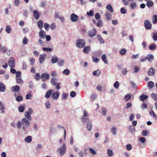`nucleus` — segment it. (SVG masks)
I'll use <instances>...</instances> for the list:
<instances>
[{
    "label": "nucleus",
    "mask_w": 157,
    "mask_h": 157,
    "mask_svg": "<svg viewBox=\"0 0 157 157\" xmlns=\"http://www.w3.org/2000/svg\"><path fill=\"white\" fill-rule=\"evenodd\" d=\"M154 83L152 81H150L148 82L147 86L149 88H151L154 87Z\"/></svg>",
    "instance_id": "30"
},
{
    "label": "nucleus",
    "mask_w": 157,
    "mask_h": 157,
    "mask_svg": "<svg viewBox=\"0 0 157 157\" xmlns=\"http://www.w3.org/2000/svg\"><path fill=\"white\" fill-rule=\"evenodd\" d=\"M34 17L36 19L38 20L40 14L36 10H35L33 11Z\"/></svg>",
    "instance_id": "16"
},
{
    "label": "nucleus",
    "mask_w": 157,
    "mask_h": 157,
    "mask_svg": "<svg viewBox=\"0 0 157 157\" xmlns=\"http://www.w3.org/2000/svg\"><path fill=\"white\" fill-rule=\"evenodd\" d=\"M103 25V22L101 20H98L96 24V25L98 27H101Z\"/></svg>",
    "instance_id": "38"
},
{
    "label": "nucleus",
    "mask_w": 157,
    "mask_h": 157,
    "mask_svg": "<svg viewBox=\"0 0 157 157\" xmlns=\"http://www.w3.org/2000/svg\"><path fill=\"white\" fill-rule=\"evenodd\" d=\"M144 26L147 29H150L151 28V24L148 20H146L144 22Z\"/></svg>",
    "instance_id": "9"
},
{
    "label": "nucleus",
    "mask_w": 157,
    "mask_h": 157,
    "mask_svg": "<svg viewBox=\"0 0 157 157\" xmlns=\"http://www.w3.org/2000/svg\"><path fill=\"white\" fill-rule=\"evenodd\" d=\"M12 89L13 90V91L15 92H17L20 90V87L18 86H15L13 87Z\"/></svg>",
    "instance_id": "31"
},
{
    "label": "nucleus",
    "mask_w": 157,
    "mask_h": 157,
    "mask_svg": "<svg viewBox=\"0 0 157 157\" xmlns=\"http://www.w3.org/2000/svg\"><path fill=\"white\" fill-rule=\"evenodd\" d=\"M156 47V45L154 44H152L149 46V48L150 50H153Z\"/></svg>",
    "instance_id": "44"
},
{
    "label": "nucleus",
    "mask_w": 157,
    "mask_h": 157,
    "mask_svg": "<svg viewBox=\"0 0 157 157\" xmlns=\"http://www.w3.org/2000/svg\"><path fill=\"white\" fill-rule=\"evenodd\" d=\"M58 61V59L56 56H53L52 58L51 61L53 63H55Z\"/></svg>",
    "instance_id": "22"
},
{
    "label": "nucleus",
    "mask_w": 157,
    "mask_h": 157,
    "mask_svg": "<svg viewBox=\"0 0 157 157\" xmlns=\"http://www.w3.org/2000/svg\"><path fill=\"white\" fill-rule=\"evenodd\" d=\"M5 86L2 82H0V90L1 91L4 92L5 91Z\"/></svg>",
    "instance_id": "21"
},
{
    "label": "nucleus",
    "mask_w": 157,
    "mask_h": 157,
    "mask_svg": "<svg viewBox=\"0 0 157 157\" xmlns=\"http://www.w3.org/2000/svg\"><path fill=\"white\" fill-rule=\"evenodd\" d=\"M152 98L155 101H157V95L155 93H152L151 94Z\"/></svg>",
    "instance_id": "51"
},
{
    "label": "nucleus",
    "mask_w": 157,
    "mask_h": 157,
    "mask_svg": "<svg viewBox=\"0 0 157 157\" xmlns=\"http://www.w3.org/2000/svg\"><path fill=\"white\" fill-rule=\"evenodd\" d=\"M130 6L132 9H135L137 7V4L135 2H132L130 3Z\"/></svg>",
    "instance_id": "24"
},
{
    "label": "nucleus",
    "mask_w": 157,
    "mask_h": 157,
    "mask_svg": "<svg viewBox=\"0 0 157 157\" xmlns=\"http://www.w3.org/2000/svg\"><path fill=\"white\" fill-rule=\"evenodd\" d=\"M78 16L74 13H73L71 15V19L72 22H76L78 21Z\"/></svg>",
    "instance_id": "7"
},
{
    "label": "nucleus",
    "mask_w": 157,
    "mask_h": 157,
    "mask_svg": "<svg viewBox=\"0 0 157 157\" xmlns=\"http://www.w3.org/2000/svg\"><path fill=\"white\" fill-rule=\"evenodd\" d=\"M76 44L78 48H82L85 45V40L83 39H79L76 41Z\"/></svg>",
    "instance_id": "2"
},
{
    "label": "nucleus",
    "mask_w": 157,
    "mask_h": 157,
    "mask_svg": "<svg viewBox=\"0 0 157 157\" xmlns=\"http://www.w3.org/2000/svg\"><path fill=\"white\" fill-rule=\"evenodd\" d=\"M70 95L72 97H74L76 95V93L74 91H72L70 93Z\"/></svg>",
    "instance_id": "60"
},
{
    "label": "nucleus",
    "mask_w": 157,
    "mask_h": 157,
    "mask_svg": "<svg viewBox=\"0 0 157 157\" xmlns=\"http://www.w3.org/2000/svg\"><path fill=\"white\" fill-rule=\"evenodd\" d=\"M18 109L20 112H22L25 110V107L24 106L21 105L18 107Z\"/></svg>",
    "instance_id": "36"
},
{
    "label": "nucleus",
    "mask_w": 157,
    "mask_h": 157,
    "mask_svg": "<svg viewBox=\"0 0 157 157\" xmlns=\"http://www.w3.org/2000/svg\"><path fill=\"white\" fill-rule=\"evenodd\" d=\"M50 28L52 30H54L56 28V24L54 23H53L50 26Z\"/></svg>",
    "instance_id": "49"
},
{
    "label": "nucleus",
    "mask_w": 157,
    "mask_h": 157,
    "mask_svg": "<svg viewBox=\"0 0 157 157\" xmlns=\"http://www.w3.org/2000/svg\"><path fill=\"white\" fill-rule=\"evenodd\" d=\"M101 59L105 64H108V62L107 60L105 55L103 54L101 56Z\"/></svg>",
    "instance_id": "28"
},
{
    "label": "nucleus",
    "mask_w": 157,
    "mask_h": 157,
    "mask_svg": "<svg viewBox=\"0 0 157 157\" xmlns=\"http://www.w3.org/2000/svg\"><path fill=\"white\" fill-rule=\"evenodd\" d=\"M52 94V91L50 90H48L46 93L45 95V97L46 98H49L51 96Z\"/></svg>",
    "instance_id": "34"
},
{
    "label": "nucleus",
    "mask_w": 157,
    "mask_h": 157,
    "mask_svg": "<svg viewBox=\"0 0 157 157\" xmlns=\"http://www.w3.org/2000/svg\"><path fill=\"white\" fill-rule=\"evenodd\" d=\"M6 50V47L4 46L0 47V51L3 52V53L5 52Z\"/></svg>",
    "instance_id": "47"
},
{
    "label": "nucleus",
    "mask_w": 157,
    "mask_h": 157,
    "mask_svg": "<svg viewBox=\"0 0 157 157\" xmlns=\"http://www.w3.org/2000/svg\"><path fill=\"white\" fill-rule=\"evenodd\" d=\"M141 108L143 109H146L147 108V104L144 102L141 105Z\"/></svg>",
    "instance_id": "53"
},
{
    "label": "nucleus",
    "mask_w": 157,
    "mask_h": 157,
    "mask_svg": "<svg viewBox=\"0 0 157 157\" xmlns=\"http://www.w3.org/2000/svg\"><path fill=\"white\" fill-rule=\"evenodd\" d=\"M132 106V104L130 102L127 103L126 105L125 109H128L131 107Z\"/></svg>",
    "instance_id": "62"
},
{
    "label": "nucleus",
    "mask_w": 157,
    "mask_h": 157,
    "mask_svg": "<svg viewBox=\"0 0 157 157\" xmlns=\"http://www.w3.org/2000/svg\"><path fill=\"white\" fill-rule=\"evenodd\" d=\"M15 60L13 58L11 57L8 60L9 65L11 68H14L15 67Z\"/></svg>",
    "instance_id": "4"
},
{
    "label": "nucleus",
    "mask_w": 157,
    "mask_h": 157,
    "mask_svg": "<svg viewBox=\"0 0 157 157\" xmlns=\"http://www.w3.org/2000/svg\"><path fill=\"white\" fill-rule=\"evenodd\" d=\"M64 63V60H61L57 63L58 65L59 66H62L63 65Z\"/></svg>",
    "instance_id": "52"
},
{
    "label": "nucleus",
    "mask_w": 157,
    "mask_h": 157,
    "mask_svg": "<svg viewBox=\"0 0 157 157\" xmlns=\"http://www.w3.org/2000/svg\"><path fill=\"white\" fill-rule=\"evenodd\" d=\"M107 151L108 154L109 156H111L113 155V154L111 150L110 149H108Z\"/></svg>",
    "instance_id": "54"
},
{
    "label": "nucleus",
    "mask_w": 157,
    "mask_h": 157,
    "mask_svg": "<svg viewBox=\"0 0 157 157\" xmlns=\"http://www.w3.org/2000/svg\"><path fill=\"white\" fill-rule=\"evenodd\" d=\"M23 98L21 95H19L16 98V100L18 102H20L23 100Z\"/></svg>",
    "instance_id": "39"
},
{
    "label": "nucleus",
    "mask_w": 157,
    "mask_h": 157,
    "mask_svg": "<svg viewBox=\"0 0 157 157\" xmlns=\"http://www.w3.org/2000/svg\"><path fill=\"white\" fill-rule=\"evenodd\" d=\"M107 112V110L105 108H103L101 110V113L103 115H105Z\"/></svg>",
    "instance_id": "42"
},
{
    "label": "nucleus",
    "mask_w": 157,
    "mask_h": 157,
    "mask_svg": "<svg viewBox=\"0 0 157 157\" xmlns=\"http://www.w3.org/2000/svg\"><path fill=\"white\" fill-rule=\"evenodd\" d=\"M89 151L90 153L93 154H96V151L92 148H89Z\"/></svg>",
    "instance_id": "57"
},
{
    "label": "nucleus",
    "mask_w": 157,
    "mask_h": 157,
    "mask_svg": "<svg viewBox=\"0 0 157 157\" xmlns=\"http://www.w3.org/2000/svg\"><path fill=\"white\" fill-rule=\"evenodd\" d=\"M30 114L29 113L26 111L25 112V118H27L29 121L32 120V117Z\"/></svg>",
    "instance_id": "15"
},
{
    "label": "nucleus",
    "mask_w": 157,
    "mask_h": 157,
    "mask_svg": "<svg viewBox=\"0 0 157 157\" xmlns=\"http://www.w3.org/2000/svg\"><path fill=\"white\" fill-rule=\"evenodd\" d=\"M4 106L3 104L0 102V109H2V113H4Z\"/></svg>",
    "instance_id": "55"
},
{
    "label": "nucleus",
    "mask_w": 157,
    "mask_h": 157,
    "mask_svg": "<svg viewBox=\"0 0 157 157\" xmlns=\"http://www.w3.org/2000/svg\"><path fill=\"white\" fill-rule=\"evenodd\" d=\"M41 78L42 80L44 82L49 79V75L48 74L45 73H42L41 75Z\"/></svg>",
    "instance_id": "8"
},
{
    "label": "nucleus",
    "mask_w": 157,
    "mask_h": 157,
    "mask_svg": "<svg viewBox=\"0 0 157 157\" xmlns=\"http://www.w3.org/2000/svg\"><path fill=\"white\" fill-rule=\"evenodd\" d=\"M83 113V115L82 117V121L83 122H85L88 120V117L87 113L86 110L84 111Z\"/></svg>",
    "instance_id": "6"
},
{
    "label": "nucleus",
    "mask_w": 157,
    "mask_h": 157,
    "mask_svg": "<svg viewBox=\"0 0 157 157\" xmlns=\"http://www.w3.org/2000/svg\"><path fill=\"white\" fill-rule=\"evenodd\" d=\"M148 74L149 75H153L155 74V71L153 68L151 67L148 72Z\"/></svg>",
    "instance_id": "19"
},
{
    "label": "nucleus",
    "mask_w": 157,
    "mask_h": 157,
    "mask_svg": "<svg viewBox=\"0 0 157 157\" xmlns=\"http://www.w3.org/2000/svg\"><path fill=\"white\" fill-rule=\"evenodd\" d=\"M46 33L43 30H41L39 33V35L41 38H44L46 36Z\"/></svg>",
    "instance_id": "11"
},
{
    "label": "nucleus",
    "mask_w": 157,
    "mask_h": 157,
    "mask_svg": "<svg viewBox=\"0 0 157 157\" xmlns=\"http://www.w3.org/2000/svg\"><path fill=\"white\" fill-rule=\"evenodd\" d=\"M92 126L91 123L88 122L87 124V129L90 131L92 128Z\"/></svg>",
    "instance_id": "33"
},
{
    "label": "nucleus",
    "mask_w": 157,
    "mask_h": 157,
    "mask_svg": "<svg viewBox=\"0 0 157 157\" xmlns=\"http://www.w3.org/2000/svg\"><path fill=\"white\" fill-rule=\"evenodd\" d=\"M106 19L107 21L109 20L112 17V15L109 12H106L105 14Z\"/></svg>",
    "instance_id": "20"
},
{
    "label": "nucleus",
    "mask_w": 157,
    "mask_h": 157,
    "mask_svg": "<svg viewBox=\"0 0 157 157\" xmlns=\"http://www.w3.org/2000/svg\"><path fill=\"white\" fill-rule=\"evenodd\" d=\"M16 78H20L21 76V73L20 71H18L16 73Z\"/></svg>",
    "instance_id": "58"
},
{
    "label": "nucleus",
    "mask_w": 157,
    "mask_h": 157,
    "mask_svg": "<svg viewBox=\"0 0 157 157\" xmlns=\"http://www.w3.org/2000/svg\"><path fill=\"white\" fill-rule=\"evenodd\" d=\"M37 25L40 29H42L43 27V23L42 21L39 20L37 22Z\"/></svg>",
    "instance_id": "26"
},
{
    "label": "nucleus",
    "mask_w": 157,
    "mask_h": 157,
    "mask_svg": "<svg viewBox=\"0 0 157 157\" xmlns=\"http://www.w3.org/2000/svg\"><path fill=\"white\" fill-rule=\"evenodd\" d=\"M57 151H59L60 156H62L65 153L66 151L65 144H63L61 147L59 148L57 150Z\"/></svg>",
    "instance_id": "3"
},
{
    "label": "nucleus",
    "mask_w": 157,
    "mask_h": 157,
    "mask_svg": "<svg viewBox=\"0 0 157 157\" xmlns=\"http://www.w3.org/2000/svg\"><path fill=\"white\" fill-rule=\"evenodd\" d=\"M97 38L101 44H103L104 43V41L100 35H98V36Z\"/></svg>",
    "instance_id": "32"
},
{
    "label": "nucleus",
    "mask_w": 157,
    "mask_h": 157,
    "mask_svg": "<svg viewBox=\"0 0 157 157\" xmlns=\"http://www.w3.org/2000/svg\"><path fill=\"white\" fill-rule=\"evenodd\" d=\"M90 49V46H87L84 48L83 49V52L86 54L88 53Z\"/></svg>",
    "instance_id": "17"
},
{
    "label": "nucleus",
    "mask_w": 157,
    "mask_h": 157,
    "mask_svg": "<svg viewBox=\"0 0 157 157\" xmlns=\"http://www.w3.org/2000/svg\"><path fill=\"white\" fill-rule=\"evenodd\" d=\"M21 122L22 124L23 125L22 127V129L25 131L26 129L25 127H28L30 125V122L25 118L22 119Z\"/></svg>",
    "instance_id": "1"
},
{
    "label": "nucleus",
    "mask_w": 157,
    "mask_h": 157,
    "mask_svg": "<svg viewBox=\"0 0 157 157\" xmlns=\"http://www.w3.org/2000/svg\"><path fill=\"white\" fill-rule=\"evenodd\" d=\"M148 98L147 96L144 94H142L139 97L140 100L142 101H144V100Z\"/></svg>",
    "instance_id": "18"
},
{
    "label": "nucleus",
    "mask_w": 157,
    "mask_h": 157,
    "mask_svg": "<svg viewBox=\"0 0 157 157\" xmlns=\"http://www.w3.org/2000/svg\"><path fill=\"white\" fill-rule=\"evenodd\" d=\"M22 124L21 122L20 121H18L17 124V127L18 128H21V125Z\"/></svg>",
    "instance_id": "64"
},
{
    "label": "nucleus",
    "mask_w": 157,
    "mask_h": 157,
    "mask_svg": "<svg viewBox=\"0 0 157 157\" xmlns=\"http://www.w3.org/2000/svg\"><path fill=\"white\" fill-rule=\"evenodd\" d=\"M147 59L150 62H151L154 59V56L153 55L149 54L148 55L147 57Z\"/></svg>",
    "instance_id": "14"
},
{
    "label": "nucleus",
    "mask_w": 157,
    "mask_h": 157,
    "mask_svg": "<svg viewBox=\"0 0 157 157\" xmlns=\"http://www.w3.org/2000/svg\"><path fill=\"white\" fill-rule=\"evenodd\" d=\"M134 72L136 73L139 71L140 69L137 66H134Z\"/></svg>",
    "instance_id": "61"
},
{
    "label": "nucleus",
    "mask_w": 157,
    "mask_h": 157,
    "mask_svg": "<svg viewBox=\"0 0 157 157\" xmlns=\"http://www.w3.org/2000/svg\"><path fill=\"white\" fill-rule=\"evenodd\" d=\"M146 5L149 8L152 7L154 5V3L151 0L148 1L147 2Z\"/></svg>",
    "instance_id": "23"
},
{
    "label": "nucleus",
    "mask_w": 157,
    "mask_h": 157,
    "mask_svg": "<svg viewBox=\"0 0 157 157\" xmlns=\"http://www.w3.org/2000/svg\"><path fill=\"white\" fill-rule=\"evenodd\" d=\"M126 52V50L124 48H123L121 49L119 51L121 55L124 54Z\"/></svg>",
    "instance_id": "41"
},
{
    "label": "nucleus",
    "mask_w": 157,
    "mask_h": 157,
    "mask_svg": "<svg viewBox=\"0 0 157 157\" xmlns=\"http://www.w3.org/2000/svg\"><path fill=\"white\" fill-rule=\"evenodd\" d=\"M32 140V137L31 136H28L25 139V141L28 143L31 142Z\"/></svg>",
    "instance_id": "25"
},
{
    "label": "nucleus",
    "mask_w": 157,
    "mask_h": 157,
    "mask_svg": "<svg viewBox=\"0 0 157 157\" xmlns=\"http://www.w3.org/2000/svg\"><path fill=\"white\" fill-rule=\"evenodd\" d=\"M63 73L64 74L67 75H69L70 73V71L68 69H65L63 71Z\"/></svg>",
    "instance_id": "43"
},
{
    "label": "nucleus",
    "mask_w": 157,
    "mask_h": 157,
    "mask_svg": "<svg viewBox=\"0 0 157 157\" xmlns=\"http://www.w3.org/2000/svg\"><path fill=\"white\" fill-rule=\"evenodd\" d=\"M117 132V128L115 127H113L111 129L112 133L114 135L116 134Z\"/></svg>",
    "instance_id": "35"
},
{
    "label": "nucleus",
    "mask_w": 157,
    "mask_h": 157,
    "mask_svg": "<svg viewBox=\"0 0 157 157\" xmlns=\"http://www.w3.org/2000/svg\"><path fill=\"white\" fill-rule=\"evenodd\" d=\"M58 80L56 78H52L51 80V83L53 86H55L58 83Z\"/></svg>",
    "instance_id": "12"
},
{
    "label": "nucleus",
    "mask_w": 157,
    "mask_h": 157,
    "mask_svg": "<svg viewBox=\"0 0 157 157\" xmlns=\"http://www.w3.org/2000/svg\"><path fill=\"white\" fill-rule=\"evenodd\" d=\"M100 73V71L99 70H96V71H94L93 72V75L94 76H98L99 75Z\"/></svg>",
    "instance_id": "40"
},
{
    "label": "nucleus",
    "mask_w": 157,
    "mask_h": 157,
    "mask_svg": "<svg viewBox=\"0 0 157 157\" xmlns=\"http://www.w3.org/2000/svg\"><path fill=\"white\" fill-rule=\"evenodd\" d=\"M152 20L153 23H156L157 22V15H154L152 17Z\"/></svg>",
    "instance_id": "37"
},
{
    "label": "nucleus",
    "mask_w": 157,
    "mask_h": 157,
    "mask_svg": "<svg viewBox=\"0 0 157 157\" xmlns=\"http://www.w3.org/2000/svg\"><path fill=\"white\" fill-rule=\"evenodd\" d=\"M28 42V41L27 38L26 37H25L23 39V43L24 44H27Z\"/></svg>",
    "instance_id": "59"
},
{
    "label": "nucleus",
    "mask_w": 157,
    "mask_h": 157,
    "mask_svg": "<svg viewBox=\"0 0 157 157\" xmlns=\"http://www.w3.org/2000/svg\"><path fill=\"white\" fill-rule=\"evenodd\" d=\"M44 27L46 30L48 31L49 28V25L47 23H45L44 24Z\"/></svg>",
    "instance_id": "56"
},
{
    "label": "nucleus",
    "mask_w": 157,
    "mask_h": 157,
    "mask_svg": "<svg viewBox=\"0 0 157 157\" xmlns=\"http://www.w3.org/2000/svg\"><path fill=\"white\" fill-rule=\"evenodd\" d=\"M16 80L17 82L18 83H22L23 82V81L22 80L21 77L16 78Z\"/></svg>",
    "instance_id": "48"
},
{
    "label": "nucleus",
    "mask_w": 157,
    "mask_h": 157,
    "mask_svg": "<svg viewBox=\"0 0 157 157\" xmlns=\"http://www.w3.org/2000/svg\"><path fill=\"white\" fill-rule=\"evenodd\" d=\"M45 54H41L40 55L39 58V60L40 63H41L44 61L45 58Z\"/></svg>",
    "instance_id": "13"
},
{
    "label": "nucleus",
    "mask_w": 157,
    "mask_h": 157,
    "mask_svg": "<svg viewBox=\"0 0 157 157\" xmlns=\"http://www.w3.org/2000/svg\"><path fill=\"white\" fill-rule=\"evenodd\" d=\"M131 94H128L124 96V98L126 101H128L131 99Z\"/></svg>",
    "instance_id": "29"
},
{
    "label": "nucleus",
    "mask_w": 157,
    "mask_h": 157,
    "mask_svg": "<svg viewBox=\"0 0 157 157\" xmlns=\"http://www.w3.org/2000/svg\"><path fill=\"white\" fill-rule=\"evenodd\" d=\"M106 8L109 10L111 12L113 13V10L112 6L110 4H109L107 5Z\"/></svg>",
    "instance_id": "27"
},
{
    "label": "nucleus",
    "mask_w": 157,
    "mask_h": 157,
    "mask_svg": "<svg viewBox=\"0 0 157 157\" xmlns=\"http://www.w3.org/2000/svg\"><path fill=\"white\" fill-rule=\"evenodd\" d=\"M97 33L96 30L94 28L92 30L89 31L88 32V35L90 37H93L95 36Z\"/></svg>",
    "instance_id": "5"
},
{
    "label": "nucleus",
    "mask_w": 157,
    "mask_h": 157,
    "mask_svg": "<svg viewBox=\"0 0 157 157\" xmlns=\"http://www.w3.org/2000/svg\"><path fill=\"white\" fill-rule=\"evenodd\" d=\"M59 95V92L56 91L52 95V97L53 99L57 100L58 98Z\"/></svg>",
    "instance_id": "10"
},
{
    "label": "nucleus",
    "mask_w": 157,
    "mask_h": 157,
    "mask_svg": "<svg viewBox=\"0 0 157 157\" xmlns=\"http://www.w3.org/2000/svg\"><path fill=\"white\" fill-rule=\"evenodd\" d=\"M121 12L122 13L125 14L126 13L127 11L124 8H122L121 9Z\"/></svg>",
    "instance_id": "63"
},
{
    "label": "nucleus",
    "mask_w": 157,
    "mask_h": 157,
    "mask_svg": "<svg viewBox=\"0 0 157 157\" xmlns=\"http://www.w3.org/2000/svg\"><path fill=\"white\" fill-rule=\"evenodd\" d=\"M119 86V82L118 81H116L114 84V86L116 89L118 88Z\"/></svg>",
    "instance_id": "50"
},
{
    "label": "nucleus",
    "mask_w": 157,
    "mask_h": 157,
    "mask_svg": "<svg viewBox=\"0 0 157 157\" xmlns=\"http://www.w3.org/2000/svg\"><path fill=\"white\" fill-rule=\"evenodd\" d=\"M11 29L10 26H7L6 28V31L7 33H10L11 31Z\"/></svg>",
    "instance_id": "46"
},
{
    "label": "nucleus",
    "mask_w": 157,
    "mask_h": 157,
    "mask_svg": "<svg viewBox=\"0 0 157 157\" xmlns=\"http://www.w3.org/2000/svg\"><path fill=\"white\" fill-rule=\"evenodd\" d=\"M34 78L37 80H40V74L38 73H36L34 76Z\"/></svg>",
    "instance_id": "45"
}]
</instances>
